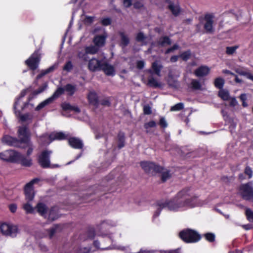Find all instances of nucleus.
I'll use <instances>...</instances> for the list:
<instances>
[{"label":"nucleus","mask_w":253,"mask_h":253,"mask_svg":"<svg viewBox=\"0 0 253 253\" xmlns=\"http://www.w3.org/2000/svg\"><path fill=\"white\" fill-rule=\"evenodd\" d=\"M199 195L194 193L191 187H185L178 191L175 196L169 200L170 208L178 211L179 208H193L198 206Z\"/></svg>","instance_id":"nucleus-1"},{"label":"nucleus","mask_w":253,"mask_h":253,"mask_svg":"<svg viewBox=\"0 0 253 253\" xmlns=\"http://www.w3.org/2000/svg\"><path fill=\"white\" fill-rule=\"evenodd\" d=\"M140 166L144 171L147 173L154 174L161 173V180L163 182H166L171 177V174L169 170L163 171L164 168L154 162L149 161H142L140 163Z\"/></svg>","instance_id":"nucleus-2"},{"label":"nucleus","mask_w":253,"mask_h":253,"mask_svg":"<svg viewBox=\"0 0 253 253\" xmlns=\"http://www.w3.org/2000/svg\"><path fill=\"white\" fill-rule=\"evenodd\" d=\"M179 237L186 243H196L201 239V235L196 231L189 228L181 231Z\"/></svg>","instance_id":"nucleus-3"},{"label":"nucleus","mask_w":253,"mask_h":253,"mask_svg":"<svg viewBox=\"0 0 253 253\" xmlns=\"http://www.w3.org/2000/svg\"><path fill=\"white\" fill-rule=\"evenodd\" d=\"M239 192L244 200L253 201V183L252 181L240 185L239 187Z\"/></svg>","instance_id":"nucleus-4"},{"label":"nucleus","mask_w":253,"mask_h":253,"mask_svg":"<svg viewBox=\"0 0 253 253\" xmlns=\"http://www.w3.org/2000/svg\"><path fill=\"white\" fill-rule=\"evenodd\" d=\"M41 54L39 49L36 50L27 59L25 63L30 70H36L39 67L41 60Z\"/></svg>","instance_id":"nucleus-5"},{"label":"nucleus","mask_w":253,"mask_h":253,"mask_svg":"<svg viewBox=\"0 0 253 253\" xmlns=\"http://www.w3.org/2000/svg\"><path fill=\"white\" fill-rule=\"evenodd\" d=\"M17 135L18 137V141H19V144L20 146L22 144L25 145L29 144L31 140V133L27 126H19L17 131Z\"/></svg>","instance_id":"nucleus-6"},{"label":"nucleus","mask_w":253,"mask_h":253,"mask_svg":"<svg viewBox=\"0 0 253 253\" xmlns=\"http://www.w3.org/2000/svg\"><path fill=\"white\" fill-rule=\"evenodd\" d=\"M39 178H35L27 183L24 186V191L25 195V199L28 202L32 201L35 197L33 185L34 184L40 181Z\"/></svg>","instance_id":"nucleus-7"},{"label":"nucleus","mask_w":253,"mask_h":253,"mask_svg":"<svg viewBox=\"0 0 253 253\" xmlns=\"http://www.w3.org/2000/svg\"><path fill=\"white\" fill-rule=\"evenodd\" d=\"M52 152L50 150H45L42 151L38 156V162L43 169H48L50 167V155Z\"/></svg>","instance_id":"nucleus-8"},{"label":"nucleus","mask_w":253,"mask_h":253,"mask_svg":"<svg viewBox=\"0 0 253 253\" xmlns=\"http://www.w3.org/2000/svg\"><path fill=\"white\" fill-rule=\"evenodd\" d=\"M64 91L65 90L64 87H58L51 97L48 98L47 99L40 103L36 107L35 110L37 111H39L42 109L43 107H44L45 106L52 103L55 98H58L61 95L63 94Z\"/></svg>","instance_id":"nucleus-9"},{"label":"nucleus","mask_w":253,"mask_h":253,"mask_svg":"<svg viewBox=\"0 0 253 253\" xmlns=\"http://www.w3.org/2000/svg\"><path fill=\"white\" fill-rule=\"evenodd\" d=\"M0 230L3 235L9 236L11 237H16L18 232L17 225L6 223L1 224L0 226Z\"/></svg>","instance_id":"nucleus-10"},{"label":"nucleus","mask_w":253,"mask_h":253,"mask_svg":"<svg viewBox=\"0 0 253 253\" xmlns=\"http://www.w3.org/2000/svg\"><path fill=\"white\" fill-rule=\"evenodd\" d=\"M17 152L8 150L0 153V159L8 162L15 163Z\"/></svg>","instance_id":"nucleus-11"},{"label":"nucleus","mask_w":253,"mask_h":253,"mask_svg":"<svg viewBox=\"0 0 253 253\" xmlns=\"http://www.w3.org/2000/svg\"><path fill=\"white\" fill-rule=\"evenodd\" d=\"M2 141L3 143L10 146H14L18 148H25V147H22L19 144V141H18V138L12 137L9 135H4L2 138Z\"/></svg>","instance_id":"nucleus-12"},{"label":"nucleus","mask_w":253,"mask_h":253,"mask_svg":"<svg viewBox=\"0 0 253 253\" xmlns=\"http://www.w3.org/2000/svg\"><path fill=\"white\" fill-rule=\"evenodd\" d=\"M206 21L204 28L207 33L211 34L214 31L213 28V16L210 14H206L204 17Z\"/></svg>","instance_id":"nucleus-13"},{"label":"nucleus","mask_w":253,"mask_h":253,"mask_svg":"<svg viewBox=\"0 0 253 253\" xmlns=\"http://www.w3.org/2000/svg\"><path fill=\"white\" fill-rule=\"evenodd\" d=\"M15 163L20 164L22 166L30 167L32 165V160L31 158H27L26 156L17 152Z\"/></svg>","instance_id":"nucleus-14"},{"label":"nucleus","mask_w":253,"mask_h":253,"mask_svg":"<svg viewBox=\"0 0 253 253\" xmlns=\"http://www.w3.org/2000/svg\"><path fill=\"white\" fill-rule=\"evenodd\" d=\"M156 204L158 207V208L154 214V216L155 217H156L160 215L162 209L164 208H167L170 211H175L174 209H172L170 208V206L171 204L169 200H167L165 202L158 201Z\"/></svg>","instance_id":"nucleus-15"},{"label":"nucleus","mask_w":253,"mask_h":253,"mask_svg":"<svg viewBox=\"0 0 253 253\" xmlns=\"http://www.w3.org/2000/svg\"><path fill=\"white\" fill-rule=\"evenodd\" d=\"M103 63L96 59H92L89 61L88 69L89 70L95 72L97 70H100Z\"/></svg>","instance_id":"nucleus-16"},{"label":"nucleus","mask_w":253,"mask_h":253,"mask_svg":"<svg viewBox=\"0 0 253 253\" xmlns=\"http://www.w3.org/2000/svg\"><path fill=\"white\" fill-rule=\"evenodd\" d=\"M87 98L89 104L97 108L99 106L98 97L97 93L94 91H90L87 95Z\"/></svg>","instance_id":"nucleus-17"},{"label":"nucleus","mask_w":253,"mask_h":253,"mask_svg":"<svg viewBox=\"0 0 253 253\" xmlns=\"http://www.w3.org/2000/svg\"><path fill=\"white\" fill-rule=\"evenodd\" d=\"M69 145L74 149H82L83 143L79 138L76 137H71L68 139Z\"/></svg>","instance_id":"nucleus-18"},{"label":"nucleus","mask_w":253,"mask_h":253,"mask_svg":"<svg viewBox=\"0 0 253 253\" xmlns=\"http://www.w3.org/2000/svg\"><path fill=\"white\" fill-rule=\"evenodd\" d=\"M102 70L107 76H113L115 74V68L113 66L106 62H103L102 64L100 70Z\"/></svg>","instance_id":"nucleus-19"},{"label":"nucleus","mask_w":253,"mask_h":253,"mask_svg":"<svg viewBox=\"0 0 253 253\" xmlns=\"http://www.w3.org/2000/svg\"><path fill=\"white\" fill-rule=\"evenodd\" d=\"M236 73L241 76L246 77L248 79L253 82V75L247 69L244 67H238L235 69Z\"/></svg>","instance_id":"nucleus-20"},{"label":"nucleus","mask_w":253,"mask_h":253,"mask_svg":"<svg viewBox=\"0 0 253 253\" xmlns=\"http://www.w3.org/2000/svg\"><path fill=\"white\" fill-rule=\"evenodd\" d=\"M209 73V67L206 66H201L194 71V74L197 77H203L208 75Z\"/></svg>","instance_id":"nucleus-21"},{"label":"nucleus","mask_w":253,"mask_h":253,"mask_svg":"<svg viewBox=\"0 0 253 253\" xmlns=\"http://www.w3.org/2000/svg\"><path fill=\"white\" fill-rule=\"evenodd\" d=\"M107 35H96L94 37L93 42L95 45L98 47H102L105 45Z\"/></svg>","instance_id":"nucleus-22"},{"label":"nucleus","mask_w":253,"mask_h":253,"mask_svg":"<svg viewBox=\"0 0 253 253\" xmlns=\"http://www.w3.org/2000/svg\"><path fill=\"white\" fill-rule=\"evenodd\" d=\"M37 212L42 216H45L48 208L47 206L43 203H39L36 206Z\"/></svg>","instance_id":"nucleus-23"},{"label":"nucleus","mask_w":253,"mask_h":253,"mask_svg":"<svg viewBox=\"0 0 253 253\" xmlns=\"http://www.w3.org/2000/svg\"><path fill=\"white\" fill-rule=\"evenodd\" d=\"M67 135L61 131L53 132L51 133L49 136V138L51 141H53L55 140H65L67 139Z\"/></svg>","instance_id":"nucleus-24"},{"label":"nucleus","mask_w":253,"mask_h":253,"mask_svg":"<svg viewBox=\"0 0 253 253\" xmlns=\"http://www.w3.org/2000/svg\"><path fill=\"white\" fill-rule=\"evenodd\" d=\"M61 107L63 110L66 111H73L76 113H80L81 112L80 109L76 106H72L69 103L63 102L61 104Z\"/></svg>","instance_id":"nucleus-25"},{"label":"nucleus","mask_w":253,"mask_h":253,"mask_svg":"<svg viewBox=\"0 0 253 253\" xmlns=\"http://www.w3.org/2000/svg\"><path fill=\"white\" fill-rule=\"evenodd\" d=\"M168 8L175 16H178L181 11L180 6L178 5L174 4L172 2H169Z\"/></svg>","instance_id":"nucleus-26"},{"label":"nucleus","mask_w":253,"mask_h":253,"mask_svg":"<svg viewBox=\"0 0 253 253\" xmlns=\"http://www.w3.org/2000/svg\"><path fill=\"white\" fill-rule=\"evenodd\" d=\"M118 147L119 149H121L125 145V133L122 131L119 132L118 135Z\"/></svg>","instance_id":"nucleus-27"},{"label":"nucleus","mask_w":253,"mask_h":253,"mask_svg":"<svg viewBox=\"0 0 253 253\" xmlns=\"http://www.w3.org/2000/svg\"><path fill=\"white\" fill-rule=\"evenodd\" d=\"M157 43L158 45L164 47L166 45H170L171 44V40L168 36H162L159 39Z\"/></svg>","instance_id":"nucleus-28"},{"label":"nucleus","mask_w":253,"mask_h":253,"mask_svg":"<svg viewBox=\"0 0 253 253\" xmlns=\"http://www.w3.org/2000/svg\"><path fill=\"white\" fill-rule=\"evenodd\" d=\"M119 35L121 37V46L123 47H126L129 43V39L128 37L124 32H119Z\"/></svg>","instance_id":"nucleus-29"},{"label":"nucleus","mask_w":253,"mask_h":253,"mask_svg":"<svg viewBox=\"0 0 253 253\" xmlns=\"http://www.w3.org/2000/svg\"><path fill=\"white\" fill-rule=\"evenodd\" d=\"M64 90L67 92L69 96H73L77 91L76 85L70 84H66L64 86Z\"/></svg>","instance_id":"nucleus-30"},{"label":"nucleus","mask_w":253,"mask_h":253,"mask_svg":"<svg viewBox=\"0 0 253 253\" xmlns=\"http://www.w3.org/2000/svg\"><path fill=\"white\" fill-rule=\"evenodd\" d=\"M56 67L57 66L56 65H53L49 67L48 68L44 70H42L41 72L37 76V79H40L44 76H45V75L53 72Z\"/></svg>","instance_id":"nucleus-31"},{"label":"nucleus","mask_w":253,"mask_h":253,"mask_svg":"<svg viewBox=\"0 0 253 253\" xmlns=\"http://www.w3.org/2000/svg\"><path fill=\"white\" fill-rule=\"evenodd\" d=\"M56 67L57 66L56 65H53L49 67L48 68L44 70H42L41 72L37 76V79H40L44 76H45V75L53 72Z\"/></svg>","instance_id":"nucleus-32"},{"label":"nucleus","mask_w":253,"mask_h":253,"mask_svg":"<svg viewBox=\"0 0 253 253\" xmlns=\"http://www.w3.org/2000/svg\"><path fill=\"white\" fill-rule=\"evenodd\" d=\"M56 67L57 66L56 65H53L49 67L48 68L44 70H42L41 72L37 76V79H40L44 76H45V75L53 72Z\"/></svg>","instance_id":"nucleus-33"},{"label":"nucleus","mask_w":253,"mask_h":253,"mask_svg":"<svg viewBox=\"0 0 253 253\" xmlns=\"http://www.w3.org/2000/svg\"><path fill=\"white\" fill-rule=\"evenodd\" d=\"M224 84V80L221 77L215 78L214 81V85L215 87L220 90H221L223 88Z\"/></svg>","instance_id":"nucleus-34"},{"label":"nucleus","mask_w":253,"mask_h":253,"mask_svg":"<svg viewBox=\"0 0 253 253\" xmlns=\"http://www.w3.org/2000/svg\"><path fill=\"white\" fill-rule=\"evenodd\" d=\"M162 68V65L159 64L157 61H155L152 64V68L154 73L158 76H160L161 70Z\"/></svg>","instance_id":"nucleus-35"},{"label":"nucleus","mask_w":253,"mask_h":253,"mask_svg":"<svg viewBox=\"0 0 253 253\" xmlns=\"http://www.w3.org/2000/svg\"><path fill=\"white\" fill-rule=\"evenodd\" d=\"M218 96L220 97L224 101L229 100L230 98L229 92L227 90H224L223 89L220 90L219 91Z\"/></svg>","instance_id":"nucleus-36"},{"label":"nucleus","mask_w":253,"mask_h":253,"mask_svg":"<svg viewBox=\"0 0 253 253\" xmlns=\"http://www.w3.org/2000/svg\"><path fill=\"white\" fill-rule=\"evenodd\" d=\"M147 84L149 86L154 88L160 87L161 86L160 84L152 77L148 79Z\"/></svg>","instance_id":"nucleus-37"},{"label":"nucleus","mask_w":253,"mask_h":253,"mask_svg":"<svg viewBox=\"0 0 253 253\" xmlns=\"http://www.w3.org/2000/svg\"><path fill=\"white\" fill-rule=\"evenodd\" d=\"M191 55L192 54L191 50L188 49L186 51L182 52L179 55V56L183 61H187L191 58Z\"/></svg>","instance_id":"nucleus-38"},{"label":"nucleus","mask_w":253,"mask_h":253,"mask_svg":"<svg viewBox=\"0 0 253 253\" xmlns=\"http://www.w3.org/2000/svg\"><path fill=\"white\" fill-rule=\"evenodd\" d=\"M58 216L56 212L54 211L53 208H52L49 211L48 217V220L50 221H53L57 219Z\"/></svg>","instance_id":"nucleus-39"},{"label":"nucleus","mask_w":253,"mask_h":253,"mask_svg":"<svg viewBox=\"0 0 253 253\" xmlns=\"http://www.w3.org/2000/svg\"><path fill=\"white\" fill-rule=\"evenodd\" d=\"M23 209L27 213H33L34 212V209L28 202L23 205Z\"/></svg>","instance_id":"nucleus-40"},{"label":"nucleus","mask_w":253,"mask_h":253,"mask_svg":"<svg viewBox=\"0 0 253 253\" xmlns=\"http://www.w3.org/2000/svg\"><path fill=\"white\" fill-rule=\"evenodd\" d=\"M184 108V104L182 102L178 103L171 107L170 110L171 111H180Z\"/></svg>","instance_id":"nucleus-41"},{"label":"nucleus","mask_w":253,"mask_h":253,"mask_svg":"<svg viewBox=\"0 0 253 253\" xmlns=\"http://www.w3.org/2000/svg\"><path fill=\"white\" fill-rule=\"evenodd\" d=\"M191 84L193 89L199 90L201 88L200 83L197 80L193 79L191 81Z\"/></svg>","instance_id":"nucleus-42"},{"label":"nucleus","mask_w":253,"mask_h":253,"mask_svg":"<svg viewBox=\"0 0 253 253\" xmlns=\"http://www.w3.org/2000/svg\"><path fill=\"white\" fill-rule=\"evenodd\" d=\"M59 227V225L56 224L55 225L54 227L50 228L47 231L49 235V238L50 239H52L55 233L56 232V231L57 229Z\"/></svg>","instance_id":"nucleus-43"},{"label":"nucleus","mask_w":253,"mask_h":253,"mask_svg":"<svg viewBox=\"0 0 253 253\" xmlns=\"http://www.w3.org/2000/svg\"><path fill=\"white\" fill-rule=\"evenodd\" d=\"M205 239L209 242L212 243L215 241V235L212 233H207L204 235Z\"/></svg>","instance_id":"nucleus-44"},{"label":"nucleus","mask_w":253,"mask_h":253,"mask_svg":"<svg viewBox=\"0 0 253 253\" xmlns=\"http://www.w3.org/2000/svg\"><path fill=\"white\" fill-rule=\"evenodd\" d=\"M239 46L238 45H235L233 46H227L226 48V53L228 55H232L234 53H235V51L237 48H238Z\"/></svg>","instance_id":"nucleus-45"},{"label":"nucleus","mask_w":253,"mask_h":253,"mask_svg":"<svg viewBox=\"0 0 253 253\" xmlns=\"http://www.w3.org/2000/svg\"><path fill=\"white\" fill-rule=\"evenodd\" d=\"M158 124L160 127L163 129L167 127L168 126V124L164 117H160Z\"/></svg>","instance_id":"nucleus-46"},{"label":"nucleus","mask_w":253,"mask_h":253,"mask_svg":"<svg viewBox=\"0 0 253 253\" xmlns=\"http://www.w3.org/2000/svg\"><path fill=\"white\" fill-rule=\"evenodd\" d=\"M147 37L144 35L143 33L140 32L136 36V41L138 42H143Z\"/></svg>","instance_id":"nucleus-47"},{"label":"nucleus","mask_w":253,"mask_h":253,"mask_svg":"<svg viewBox=\"0 0 253 253\" xmlns=\"http://www.w3.org/2000/svg\"><path fill=\"white\" fill-rule=\"evenodd\" d=\"M246 215L247 219L250 222H253V211L250 209L246 210Z\"/></svg>","instance_id":"nucleus-48"},{"label":"nucleus","mask_w":253,"mask_h":253,"mask_svg":"<svg viewBox=\"0 0 253 253\" xmlns=\"http://www.w3.org/2000/svg\"><path fill=\"white\" fill-rule=\"evenodd\" d=\"M85 51L89 54H95L98 51V48L95 46H88L86 48Z\"/></svg>","instance_id":"nucleus-49"},{"label":"nucleus","mask_w":253,"mask_h":253,"mask_svg":"<svg viewBox=\"0 0 253 253\" xmlns=\"http://www.w3.org/2000/svg\"><path fill=\"white\" fill-rule=\"evenodd\" d=\"M73 68V64L71 61H67L63 67V70L68 72H70Z\"/></svg>","instance_id":"nucleus-50"},{"label":"nucleus","mask_w":253,"mask_h":253,"mask_svg":"<svg viewBox=\"0 0 253 253\" xmlns=\"http://www.w3.org/2000/svg\"><path fill=\"white\" fill-rule=\"evenodd\" d=\"M179 46L177 44H174L171 47L168 48L167 49H166L165 52V54H168L170 52H173L175 50L179 49Z\"/></svg>","instance_id":"nucleus-51"},{"label":"nucleus","mask_w":253,"mask_h":253,"mask_svg":"<svg viewBox=\"0 0 253 253\" xmlns=\"http://www.w3.org/2000/svg\"><path fill=\"white\" fill-rule=\"evenodd\" d=\"M101 24L104 26L110 25L112 23V20L109 17L104 18L100 21Z\"/></svg>","instance_id":"nucleus-52"},{"label":"nucleus","mask_w":253,"mask_h":253,"mask_svg":"<svg viewBox=\"0 0 253 253\" xmlns=\"http://www.w3.org/2000/svg\"><path fill=\"white\" fill-rule=\"evenodd\" d=\"M244 173L248 176L249 179H250L253 176V170L249 166H247L245 169Z\"/></svg>","instance_id":"nucleus-53"},{"label":"nucleus","mask_w":253,"mask_h":253,"mask_svg":"<svg viewBox=\"0 0 253 253\" xmlns=\"http://www.w3.org/2000/svg\"><path fill=\"white\" fill-rule=\"evenodd\" d=\"M156 123L154 121H151L144 124V127L145 129H148L150 127H155L156 126Z\"/></svg>","instance_id":"nucleus-54"},{"label":"nucleus","mask_w":253,"mask_h":253,"mask_svg":"<svg viewBox=\"0 0 253 253\" xmlns=\"http://www.w3.org/2000/svg\"><path fill=\"white\" fill-rule=\"evenodd\" d=\"M133 5L134 8L136 9H140L144 7V4L141 0L135 1Z\"/></svg>","instance_id":"nucleus-55"},{"label":"nucleus","mask_w":253,"mask_h":253,"mask_svg":"<svg viewBox=\"0 0 253 253\" xmlns=\"http://www.w3.org/2000/svg\"><path fill=\"white\" fill-rule=\"evenodd\" d=\"M143 113L145 115H150L152 114L151 107L149 105H145L143 107Z\"/></svg>","instance_id":"nucleus-56"},{"label":"nucleus","mask_w":253,"mask_h":253,"mask_svg":"<svg viewBox=\"0 0 253 253\" xmlns=\"http://www.w3.org/2000/svg\"><path fill=\"white\" fill-rule=\"evenodd\" d=\"M100 104L104 106L109 107L111 106V102L109 98H106L100 100Z\"/></svg>","instance_id":"nucleus-57"},{"label":"nucleus","mask_w":253,"mask_h":253,"mask_svg":"<svg viewBox=\"0 0 253 253\" xmlns=\"http://www.w3.org/2000/svg\"><path fill=\"white\" fill-rule=\"evenodd\" d=\"M9 210L12 213H15L17 210V206L15 204H11L8 206Z\"/></svg>","instance_id":"nucleus-58"},{"label":"nucleus","mask_w":253,"mask_h":253,"mask_svg":"<svg viewBox=\"0 0 253 253\" xmlns=\"http://www.w3.org/2000/svg\"><path fill=\"white\" fill-rule=\"evenodd\" d=\"M229 105L231 107H235L238 104V102L235 97H231L230 98Z\"/></svg>","instance_id":"nucleus-59"},{"label":"nucleus","mask_w":253,"mask_h":253,"mask_svg":"<svg viewBox=\"0 0 253 253\" xmlns=\"http://www.w3.org/2000/svg\"><path fill=\"white\" fill-rule=\"evenodd\" d=\"M26 147H28V149L27 151V155L28 156L31 155L33 151V148L32 147V144L31 142H29V144L26 145Z\"/></svg>","instance_id":"nucleus-60"},{"label":"nucleus","mask_w":253,"mask_h":253,"mask_svg":"<svg viewBox=\"0 0 253 253\" xmlns=\"http://www.w3.org/2000/svg\"><path fill=\"white\" fill-rule=\"evenodd\" d=\"M145 62L143 60H139L136 62V67L138 69H142L144 67Z\"/></svg>","instance_id":"nucleus-61"},{"label":"nucleus","mask_w":253,"mask_h":253,"mask_svg":"<svg viewBox=\"0 0 253 253\" xmlns=\"http://www.w3.org/2000/svg\"><path fill=\"white\" fill-rule=\"evenodd\" d=\"M94 19V17L86 16L84 19V22L88 24H91L93 23Z\"/></svg>","instance_id":"nucleus-62"},{"label":"nucleus","mask_w":253,"mask_h":253,"mask_svg":"<svg viewBox=\"0 0 253 253\" xmlns=\"http://www.w3.org/2000/svg\"><path fill=\"white\" fill-rule=\"evenodd\" d=\"M123 4L125 7H129L132 5V0H123Z\"/></svg>","instance_id":"nucleus-63"},{"label":"nucleus","mask_w":253,"mask_h":253,"mask_svg":"<svg viewBox=\"0 0 253 253\" xmlns=\"http://www.w3.org/2000/svg\"><path fill=\"white\" fill-rule=\"evenodd\" d=\"M162 253H180V249H177L173 250L165 251L163 252Z\"/></svg>","instance_id":"nucleus-64"}]
</instances>
